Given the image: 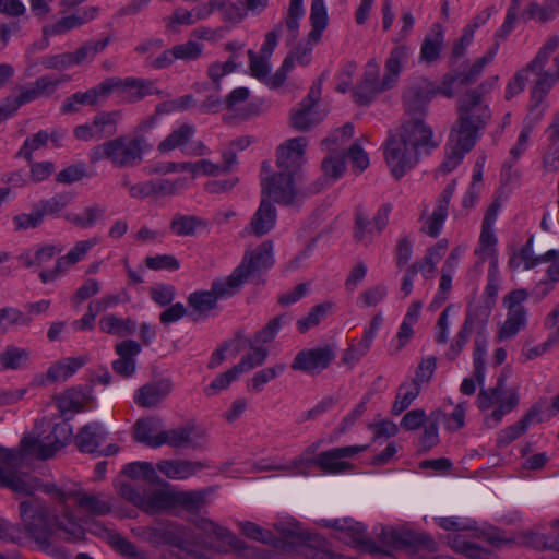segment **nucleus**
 Wrapping results in <instances>:
<instances>
[{"mask_svg": "<svg viewBox=\"0 0 559 559\" xmlns=\"http://www.w3.org/2000/svg\"><path fill=\"white\" fill-rule=\"evenodd\" d=\"M152 147L153 145L144 135L132 138L122 135L94 146L88 154V159L91 164L108 159L115 167L131 168L140 165L144 154Z\"/></svg>", "mask_w": 559, "mask_h": 559, "instance_id": "20e7f679", "label": "nucleus"}, {"mask_svg": "<svg viewBox=\"0 0 559 559\" xmlns=\"http://www.w3.org/2000/svg\"><path fill=\"white\" fill-rule=\"evenodd\" d=\"M250 367L246 361H239L228 371L219 373L209 386L205 388L204 392L206 395H213L221 390L227 389L230 383L239 378L246 369Z\"/></svg>", "mask_w": 559, "mask_h": 559, "instance_id": "37998d69", "label": "nucleus"}, {"mask_svg": "<svg viewBox=\"0 0 559 559\" xmlns=\"http://www.w3.org/2000/svg\"><path fill=\"white\" fill-rule=\"evenodd\" d=\"M120 111H100L93 117L92 124L96 140L110 139L117 133V120Z\"/></svg>", "mask_w": 559, "mask_h": 559, "instance_id": "c85d7f7f", "label": "nucleus"}, {"mask_svg": "<svg viewBox=\"0 0 559 559\" xmlns=\"http://www.w3.org/2000/svg\"><path fill=\"white\" fill-rule=\"evenodd\" d=\"M135 83V78L129 76L126 79H121L117 76H111L105 79L98 85L104 100L109 98L111 94H116L117 97L123 100L126 93L130 91V88H134Z\"/></svg>", "mask_w": 559, "mask_h": 559, "instance_id": "4c0bfd02", "label": "nucleus"}, {"mask_svg": "<svg viewBox=\"0 0 559 559\" xmlns=\"http://www.w3.org/2000/svg\"><path fill=\"white\" fill-rule=\"evenodd\" d=\"M411 47L407 45H397L391 51L384 64V85L393 87L397 82L402 67L411 57Z\"/></svg>", "mask_w": 559, "mask_h": 559, "instance_id": "412c9836", "label": "nucleus"}, {"mask_svg": "<svg viewBox=\"0 0 559 559\" xmlns=\"http://www.w3.org/2000/svg\"><path fill=\"white\" fill-rule=\"evenodd\" d=\"M332 308L333 304L331 301L316 305L306 317L297 320V330L300 333H306L308 330L317 326L324 318H326Z\"/></svg>", "mask_w": 559, "mask_h": 559, "instance_id": "de8ad7c7", "label": "nucleus"}, {"mask_svg": "<svg viewBox=\"0 0 559 559\" xmlns=\"http://www.w3.org/2000/svg\"><path fill=\"white\" fill-rule=\"evenodd\" d=\"M368 449L369 444L336 447L320 452L308 460V463L319 467L324 474L338 475L354 469V464L345 459L354 457Z\"/></svg>", "mask_w": 559, "mask_h": 559, "instance_id": "0eeeda50", "label": "nucleus"}, {"mask_svg": "<svg viewBox=\"0 0 559 559\" xmlns=\"http://www.w3.org/2000/svg\"><path fill=\"white\" fill-rule=\"evenodd\" d=\"M31 360V350L27 348L8 345L0 353V366L3 370H19Z\"/></svg>", "mask_w": 559, "mask_h": 559, "instance_id": "c756f323", "label": "nucleus"}, {"mask_svg": "<svg viewBox=\"0 0 559 559\" xmlns=\"http://www.w3.org/2000/svg\"><path fill=\"white\" fill-rule=\"evenodd\" d=\"M498 80V75L486 79L477 87L467 90L459 97L457 100H460V103H464V106L466 107L472 106L476 109L480 108L481 106H488L483 102V98L496 86Z\"/></svg>", "mask_w": 559, "mask_h": 559, "instance_id": "f704fd0d", "label": "nucleus"}, {"mask_svg": "<svg viewBox=\"0 0 559 559\" xmlns=\"http://www.w3.org/2000/svg\"><path fill=\"white\" fill-rule=\"evenodd\" d=\"M274 528L280 533L282 538L276 537V545L284 549H294L305 544L317 545L320 544L321 537L318 534L302 531L298 524L295 523H277Z\"/></svg>", "mask_w": 559, "mask_h": 559, "instance_id": "2eb2a0df", "label": "nucleus"}, {"mask_svg": "<svg viewBox=\"0 0 559 559\" xmlns=\"http://www.w3.org/2000/svg\"><path fill=\"white\" fill-rule=\"evenodd\" d=\"M24 531L41 550L47 551L50 538L58 532L66 534L67 542L83 539L85 531L76 522L69 506L62 509V518L51 513L46 502L37 497L24 500L19 506Z\"/></svg>", "mask_w": 559, "mask_h": 559, "instance_id": "f257e3e1", "label": "nucleus"}, {"mask_svg": "<svg viewBox=\"0 0 559 559\" xmlns=\"http://www.w3.org/2000/svg\"><path fill=\"white\" fill-rule=\"evenodd\" d=\"M559 47V37H550L542 48L537 51L534 59L528 63L532 71H540L548 63L550 55Z\"/></svg>", "mask_w": 559, "mask_h": 559, "instance_id": "338daca9", "label": "nucleus"}, {"mask_svg": "<svg viewBox=\"0 0 559 559\" xmlns=\"http://www.w3.org/2000/svg\"><path fill=\"white\" fill-rule=\"evenodd\" d=\"M261 195L281 205H292L296 199L294 175L280 170L263 178Z\"/></svg>", "mask_w": 559, "mask_h": 559, "instance_id": "1a4fd4ad", "label": "nucleus"}, {"mask_svg": "<svg viewBox=\"0 0 559 559\" xmlns=\"http://www.w3.org/2000/svg\"><path fill=\"white\" fill-rule=\"evenodd\" d=\"M492 308L493 307H491L485 302L483 305H479L476 307L468 306L467 311H466V317H465L463 324H467L469 321V324H468L469 330H472L474 326H476L478 329V332L484 333V330L487 325L488 318L491 313Z\"/></svg>", "mask_w": 559, "mask_h": 559, "instance_id": "4d7b16f0", "label": "nucleus"}, {"mask_svg": "<svg viewBox=\"0 0 559 559\" xmlns=\"http://www.w3.org/2000/svg\"><path fill=\"white\" fill-rule=\"evenodd\" d=\"M490 119L489 106L476 109L457 100V118L451 128L447 145L471 152L479 139V131L486 128Z\"/></svg>", "mask_w": 559, "mask_h": 559, "instance_id": "39448f33", "label": "nucleus"}, {"mask_svg": "<svg viewBox=\"0 0 559 559\" xmlns=\"http://www.w3.org/2000/svg\"><path fill=\"white\" fill-rule=\"evenodd\" d=\"M32 318L25 316L21 310L13 307H3L0 309V332L7 333L12 325H29Z\"/></svg>", "mask_w": 559, "mask_h": 559, "instance_id": "6e6d98bb", "label": "nucleus"}, {"mask_svg": "<svg viewBox=\"0 0 559 559\" xmlns=\"http://www.w3.org/2000/svg\"><path fill=\"white\" fill-rule=\"evenodd\" d=\"M99 329L104 333L123 337L135 332L136 322L130 318L119 319L115 314H108L99 320Z\"/></svg>", "mask_w": 559, "mask_h": 559, "instance_id": "2f4dec72", "label": "nucleus"}, {"mask_svg": "<svg viewBox=\"0 0 559 559\" xmlns=\"http://www.w3.org/2000/svg\"><path fill=\"white\" fill-rule=\"evenodd\" d=\"M145 534L147 540L155 546L167 545L183 549L187 543L185 527L174 522L158 523L148 527Z\"/></svg>", "mask_w": 559, "mask_h": 559, "instance_id": "4468645a", "label": "nucleus"}, {"mask_svg": "<svg viewBox=\"0 0 559 559\" xmlns=\"http://www.w3.org/2000/svg\"><path fill=\"white\" fill-rule=\"evenodd\" d=\"M285 369L286 366L284 364H280L255 372L249 383L250 390L261 392L266 383L282 374Z\"/></svg>", "mask_w": 559, "mask_h": 559, "instance_id": "69168bd1", "label": "nucleus"}, {"mask_svg": "<svg viewBox=\"0 0 559 559\" xmlns=\"http://www.w3.org/2000/svg\"><path fill=\"white\" fill-rule=\"evenodd\" d=\"M107 436L108 432L100 423L92 421L79 429L74 441L81 452L94 454Z\"/></svg>", "mask_w": 559, "mask_h": 559, "instance_id": "a211bd4d", "label": "nucleus"}, {"mask_svg": "<svg viewBox=\"0 0 559 559\" xmlns=\"http://www.w3.org/2000/svg\"><path fill=\"white\" fill-rule=\"evenodd\" d=\"M87 21L88 17H82L81 15L64 16L57 21L55 24L44 27V35L56 36L64 34L72 28L80 27Z\"/></svg>", "mask_w": 559, "mask_h": 559, "instance_id": "052dcab7", "label": "nucleus"}, {"mask_svg": "<svg viewBox=\"0 0 559 559\" xmlns=\"http://www.w3.org/2000/svg\"><path fill=\"white\" fill-rule=\"evenodd\" d=\"M379 538L383 545L395 548L421 547L429 551L437 550V544L430 535L406 526H382Z\"/></svg>", "mask_w": 559, "mask_h": 559, "instance_id": "6e6552de", "label": "nucleus"}, {"mask_svg": "<svg viewBox=\"0 0 559 559\" xmlns=\"http://www.w3.org/2000/svg\"><path fill=\"white\" fill-rule=\"evenodd\" d=\"M49 140V133L47 131L40 130L35 133L33 136L27 138L19 152L16 153V157H23L28 163L33 160V152L39 150L40 147L46 146Z\"/></svg>", "mask_w": 559, "mask_h": 559, "instance_id": "bf43d9fd", "label": "nucleus"}, {"mask_svg": "<svg viewBox=\"0 0 559 559\" xmlns=\"http://www.w3.org/2000/svg\"><path fill=\"white\" fill-rule=\"evenodd\" d=\"M335 359V352L330 345L299 350L290 368L311 376L319 374Z\"/></svg>", "mask_w": 559, "mask_h": 559, "instance_id": "9d476101", "label": "nucleus"}, {"mask_svg": "<svg viewBox=\"0 0 559 559\" xmlns=\"http://www.w3.org/2000/svg\"><path fill=\"white\" fill-rule=\"evenodd\" d=\"M205 495L202 491H181L174 493V504L189 512H198L204 504Z\"/></svg>", "mask_w": 559, "mask_h": 559, "instance_id": "680f3d73", "label": "nucleus"}, {"mask_svg": "<svg viewBox=\"0 0 559 559\" xmlns=\"http://www.w3.org/2000/svg\"><path fill=\"white\" fill-rule=\"evenodd\" d=\"M70 418L53 425L52 430L44 439L25 437L21 441V448L26 454L36 455L40 460H47L63 448L72 437V426L68 423Z\"/></svg>", "mask_w": 559, "mask_h": 559, "instance_id": "423d86ee", "label": "nucleus"}, {"mask_svg": "<svg viewBox=\"0 0 559 559\" xmlns=\"http://www.w3.org/2000/svg\"><path fill=\"white\" fill-rule=\"evenodd\" d=\"M194 428L183 426L176 429L163 430L156 435L155 445L168 444L171 448L200 449L202 443L193 437Z\"/></svg>", "mask_w": 559, "mask_h": 559, "instance_id": "aec40b11", "label": "nucleus"}, {"mask_svg": "<svg viewBox=\"0 0 559 559\" xmlns=\"http://www.w3.org/2000/svg\"><path fill=\"white\" fill-rule=\"evenodd\" d=\"M105 212L104 206L95 203L85 207L82 214L70 213L67 214L64 218L78 227L88 228L94 226L95 223L104 216Z\"/></svg>", "mask_w": 559, "mask_h": 559, "instance_id": "49530a36", "label": "nucleus"}, {"mask_svg": "<svg viewBox=\"0 0 559 559\" xmlns=\"http://www.w3.org/2000/svg\"><path fill=\"white\" fill-rule=\"evenodd\" d=\"M273 242L263 241L254 250L246 252L237 267H243L245 280L250 276H259L274 265Z\"/></svg>", "mask_w": 559, "mask_h": 559, "instance_id": "ddd939ff", "label": "nucleus"}, {"mask_svg": "<svg viewBox=\"0 0 559 559\" xmlns=\"http://www.w3.org/2000/svg\"><path fill=\"white\" fill-rule=\"evenodd\" d=\"M73 194L71 192H59L49 199H41L35 206L39 211L43 219L45 216L59 217L60 213L72 202Z\"/></svg>", "mask_w": 559, "mask_h": 559, "instance_id": "473e14b6", "label": "nucleus"}, {"mask_svg": "<svg viewBox=\"0 0 559 559\" xmlns=\"http://www.w3.org/2000/svg\"><path fill=\"white\" fill-rule=\"evenodd\" d=\"M322 118L313 110V107L299 106L292 110L290 126L299 132H307L321 122Z\"/></svg>", "mask_w": 559, "mask_h": 559, "instance_id": "ea45409f", "label": "nucleus"}, {"mask_svg": "<svg viewBox=\"0 0 559 559\" xmlns=\"http://www.w3.org/2000/svg\"><path fill=\"white\" fill-rule=\"evenodd\" d=\"M526 324V310H508V318L499 331V338H511Z\"/></svg>", "mask_w": 559, "mask_h": 559, "instance_id": "3c124183", "label": "nucleus"}, {"mask_svg": "<svg viewBox=\"0 0 559 559\" xmlns=\"http://www.w3.org/2000/svg\"><path fill=\"white\" fill-rule=\"evenodd\" d=\"M85 362L83 357H70L58 361L48 368L46 379L50 382L67 380L83 367Z\"/></svg>", "mask_w": 559, "mask_h": 559, "instance_id": "7c9ffc66", "label": "nucleus"}, {"mask_svg": "<svg viewBox=\"0 0 559 559\" xmlns=\"http://www.w3.org/2000/svg\"><path fill=\"white\" fill-rule=\"evenodd\" d=\"M432 91H429L426 81L411 85L403 94V103L405 112L411 118H425L428 111V106L433 99L431 96Z\"/></svg>", "mask_w": 559, "mask_h": 559, "instance_id": "dca6fc26", "label": "nucleus"}, {"mask_svg": "<svg viewBox=\"0 0 559 559\" xmlns=\"http://www.w3.org/2000/svg\"><path fill=\"white\" fill-rule=\"evenodd\" d=\"M305 14L302 0H289L287 15L285 19V25L290 34L293 40L298 37L299 34V21Z\"/></svg>", "mask_w": 559, "mask_h": 559, "instance_id": "0e129e2a", "label": "nucleus"}, {"mask_svg": "<svg viewBox=\"0 0 559 559\" xmlns=\"http://www.w3.org/2000/svg\"><path fill=\"white\" fill-rule=\"evenodd\" d=\"M337 538L370 551L376 548L374 542L366 536V526L350 519L343 536H337Z\"/></svg>", "mask_w": 559, "mask_h": 559, "instance_id": "e433bc0d", "label": "nucleus"}, {"mask_svg": "<svg viewBox=\"0 0 559 559\" xmlns=\"http://www.w3.org/2000/svg\"><path fill=\"white\" fill-rule=\"evenodd\" d=\"M277 210L273 202L267 198H261L260 204L253 214L249 229L250 233L258 237L269 234L276 225Z\"/></svg>", "mask_w": 559, "mask_h": 559, "instance_id": "6ab92c4d", "label": "nucleus"}, {"mask_svg": "<svg viewBox=\"0 0 559 559\" xmlns=\"http://www.w3.org/2000/svg\"><path fill=\"white\" fill-rule=\"evenodd\" d=\"M487 338L485 333L478 332L474 340V377L479 386L484 385L485 381V357L487 355Z\"/></svg>", "mask_w": 559, "mask_h": 559, "instance_id": "a19ab883", "label": "nucleus"}, {"mask_svg": "<svg viewBox=\"0 0 559 559\" xmlns=\"http://www.w3.org/2000/svg\"><path fill=\"white\" fill-rule=\"evenodd\" d=\"M97 243V238L78 241L75 246L66 255L57 260V267L68 270L69 266L81 261L88 252V250L92 249Z\"/></svg>", "mask_w": 559, "mask_h": 559, "instance_id": "09e8293b", "label": "nucleus"}, {"mask_svg": "<svg viewBox=\"0 0 559 559\" xmlns=\"http://www.w3.org/2000/svg\"><path fill=\"white\" fill-rule=\"evenodd\" d=\"M243 267H236L225 281H214L211 286V293L218 299H226L234 296L245 283Z\"/></svg>", "mask_w": 559, "mask_h": 559, "instance_id": "cd10ccee", "label": "nucleus"}, {"mask_svg": "<svg viewBox=\"0 0 559 559\" xmlns=\"http://www.w3.org/2000/svg\"><path fill=\"white\" fill-rule=\"evenodd\" d=\"M21 456L13 450L0 447V486L14 492L23 495H33L35 490H41L51 495L60 503L62 509L69 498L76 496L75 492H64L53 483L41 484L39 479L27 474L19 473Z\"/></svg>", "mask_w": 559, "mask_h": 559, "instance_id": "7ed1b4c3", "label": "nucleus"}, {"mask_svg": "<svg viewBox=\"0 0 559 559\" xmlns=\"http://www.w3.org/2000/svg\"><path fill=\"white\" fill-rule=\"evenodd\" d=\"M193 134L194 128L192 126L181 124L159 143L158 150L162 152H169L176 147L185 145Z\"/></svg>", "mask_w": 559, "mask_h": 559, "instance_id": "5fc2aeb1", "label": "nucleus"}, {"mask_svg": "<svg viewBox=\"0 0 559 559\" xmlns=\"http://www.w3.org/2000/svg\"><path fill=\"white\" fill-rule=\"evenodd\" d=\"M540 121V111L535 110L532 115L527 114L523 120V128L519 134L518 141L515 145L510 150V155L512 157L520 158L521 155L525 152L530 134Z\"/></svg>", "mask_w": 559, "mask_h": 559, "instance_id": "c03bdc74", "label": "nucleus"}, {"mask_svg": "<svg viewBox=\"0 0 559 559\" xmlns=\"http://www.w3.org/2000/svg\"><path fill=\"white\" fill-rule=\"evenodd\" d=\"M391 88L392 87H385L384 76L382 78V85H376L372 82L362 80L353 90V98L357 105L366 106L369 105L378 94Z\"/></svg>", "mask_w": 559, "mask_h": 559, "instance_id": "a18cd8bd", "label": "nucleus"}, {"mask_svg": "<svg viewBox=\"0 0 559 559\" xmlns=\"http://www.w3.org/2000/svg\"><path fill=\"white\" fill-rule=\"evenodd\" d=\"M309 19L312 28L308 34V38L312 43H318L328 25V12L324 0H312Z\"/></svg>", "mask_w": 559, "mask_h": 559, "instance_id": "72a5a7b5", "label": "nucleus"}, {"mask_svg": "<svg viewBox=\"0 0 559 559\" xmlns=\"http://www.w3.org/2000/svg\"><path fill=\"white\" fill-rule=\"evenodd\" d=\"M206 228L207 223L203 218L180 213L175 214L169 224L171 233L179 237L194 236L198 230H204Z\"/></svg>", "mask_w": 559, "mask_h": 559, "instance_id": "bb28decb", "label": "nucleus"}, {"mask_svg": "<svg viewBox=\"0 0 559 559\" xmlns=\"http://www.w3.org/2000/svg\"><path fill=\"white\" fill-rule=\"evenodd\" d=\"M392 211L390 203L382 204L372 219H369L362 211L358 210L355 214V240L364 243H370L374 237L379 236L389 223V215Z\"/></svg>", "mask_w": 559, "mask_h": 559, "instance_id": "9b49d317", "label": "nucleus"}, {"mask_svg": "<svg viewBox=\"0 0 559 559\" xmlns=\"http://www.w3.org/2000/svg\"><path fill=\"white\" fill-rule=\"evenodd\" d=\"M171 391V383L163 380L141 386L135 396V403L143 407H153L160 403Z\"/></svg>", "mask_w": 559, "mask_h": 559, "instance_id": "b1692460", "label": "nucleus"}, {"mask_svg": "<svg viewBox=\"0 0 559 559\" xmlns=\"http://www.w3.org/2000/svg\"><path fill=\"white\" fill-rule=\"evenodd\" d=\"M444 415L440 412H432L427 418V424L424 426V433L419 440V451L428 452L439 442L438 425L441 417Z\"/></svg>", "mask_w": 559, "mask_h": 559, "instance_id": "79ce46f5", "label": "nucleus"}, {"mask_svg": "<svg viewBox=\"0 0 559 559\" xmlns=\"http://www.w3.org/2000/svg\"><path fill=\"white\" fill-rule=\"evenodd\" d=\"M532 72L535 73L538 79L531 91L528 115H532L535 110L540 111V119H543L548 107V105L545 104V97L559 78L555 73L546 71L545 68L540 71Z\"/></svg>", "mask_w": 559, "mask_h": 559, "instance_id": "f3484780", "label": "nucleus"}, {"mask_svg": "<svg viewBox=\"0 0 559 559\" xmlns=\"http://www.w3.org/2000/svg\"><path fill=\"white\" fill-rule=\"evenodd\" d=\"M92 389L85 392L81 388H72L57 396L58 409L62 416L67 413H80L85 409L84 405L93 400Z\"/></svg>", "mask_w": 559, "mask_h": 559, "instance_id": "5701e85b", "label": "nucleus"}, {"mask_svg": "<svg viewBox=\"0 0 559 559\" xmlns=\"http://www.w3.org/2000/svg\"><path fill=\"white\" fill-rule=\"evenodd\" d=\"M420 385L414 382H403L397 389L395 401L391 408V414L400 415L413 403L420 393Z\"/></svg>", "mask_w": 559, "mask_h": 559, "instance_id": "58836bf2", "label": "nucleus"}, {"mask_svg": "<svg viewBox=\"0 0 559 559\" xmlns=\"http://www.w3.org/2000/svg\"><path fill=\"white\" fill-rule=\"evenodd\" d=\"M206 465L202 462L162 460L157 463L160 473L171 479H187L204 469Z\"/></svg>", "mask_w": 559, "mask_h": 559, "instance_id": "4be33fe9", "label": "nucleus"}, {"mask_svg": "<svg viewBox=\"0 0 559 559\" xmlns=\"http://www.w3.org/2000/svg\"><path fill=\"white\" fill-rule=\"evenodd\" d=\"M433 34H428L420 48V59L433 62L439 59L443 44V32L440 24H433Z\"/></svg>", "mask_w": 559, "mask_h": 559, "instance_id": "c9c22d12", "label": "nucleus"}, {"mask_svg": "<svg viewBox=\"0 0 559 559\" xmlns=\"http://www.w3.org/2000/svg\"><path fill=\"white\" fill-rule=\"evenodd\" d=\"M103 100L99 85L97 84L85 92H76L67 97L61 105V111L62 114H74L80 110V106H96Z\"/></svg>", "mask_w": 559, "mask_h": 559, "instance_id": "393cba45", "label": "nucleus"}, {"mask_svg": "<svg viewBox=\"0 0 559 559\" xmlns=\"http://www.w3.org/2000/svg\"><path fill=\"white\" fill-rule=\"evenodd\" d=\"M217 11L222 13L223 21L231 25L241 23L247 16L241 0H218Z\"/></svg>", "mask_w": 559, "mask_h": 559, "instance_id": "8fccbe9b", "label": "nucleus"}, {"mask_svg": "<svg viewBox=\"0 0 559 559\" xmlns=\"http://www.w3.org/2000/svg\"><path fill=\"white\" fill-rule=\"evenodd\" d=\"M78 495L79 506L93 515H106L110 513L111 507L108 502L100 500L98 497L93 495L83 493Z\"/></svg>", "mask_w": 559, "mask_h": 559, "instance_id": "e2e57ef3", "label": "nucleus"}, {"mask_svg": "<svg viewBox=\"0 0 559 559\" xmlns=\"http://www.w3.org/2000/svg\"><path fill=\"white\" fill-rule=\"evenodd\" d=\"M307 139L297 136L285 141L277 148L276 165L280 170L296 175L305 160Z\"/></svg>", "mask_w": 559, "mask_h": 559, "instance_id": "f8f14e48", "label": "nucleus"}, {"mask_svg": "<svg viewBox=\"0 0 559 559\" xmlns=\"http://www.w3.org/2000/svg\"><path fill=\"white\" fill-rule=\"evenodd\" d=\"M122 473L133 479L143 478L145 481L151 484L159 481V476L153 465L148 462L128 463L123 466Z\"/></svg>", "mask_w": 559, "mask_h": 559, "instance_id": "603ef678", "label": "nucleus"}, {"mask_svg": "<svg viewBox=\"0 0 559 559\" xmlns=\"http://www.w3.org/2000/svg\"><path fill=\"white\" fill-rule=\"evenodd\" d=\"M70 80V76L67 74L56 75V74H47L39 76L34 84L37 87L40 96L49 97L51 96L56 90L62 84Z\"/></svg>", "mask_w": 559, "mask_h": 559, "instance_id": "774afa93", "label": "nucleus"}, {"mask_svg": "<svg viewBox=\"0 0 559 559\" xmlns=\"http://www.w3.org/2000/svg\"><path fill=\"white\" fill-rule=\"evenodd\" d=\"M433 138V130L423 118H409L400 129L399 138L386 141L385 160L395 179H401L413 169L421 154L429 155L439 146Z\"/></svg>", "mask_w": 559, "mask_h": 559, "instance_id": "f03ea898", "label": "nucleus"}, {"mask_svg": "<svg viewBox=\"0 0 559 559\" xmlns=\"http://www.w3.org/2000/svg\"><path fill=\"white\" fill-rule=\"evenodd\" d=\"M109 542L117 552L128 559H148L145 551L139 550L133 543L118 533L110 534Z\"/></svg>", "mask_w": 559, "mask_h": 559, "instance_id": "864d4df0", "label": "nucleus"}, {"mask_svg": "<svg viewBox=\"0 0 559 559\" xmlns=\"http://www.w3.org/2000/svg\"><path fill=\"white\" fill-rule=\"evenodd\" d=\"M187 302L191 311L188 316L192 321L199 320L201 317H206L207 312L217 307L215 295L210 290H195L191 293Z\"/></svg>", "mask_w": 559, "mask_h": 559, "instance_id": "a878e982", "label": "nucleus"}, {"mask_svg": "<svg viewBox=\"0 0 559 559\" xmlns=\"http://www.w3.org/2000/svg\"><path fill=\"white\" fill-rule=\"evenodd\" d=\"M241 533L253 540L261 542L264 544L276 545V536L269 530L261 527L260 525L245 521L239 523Z\"/></svg>", "mask_w": 559, "mask_h": 559, "instance_id": "13d9d810", "label": "nucleus"}]
</instances>
